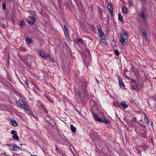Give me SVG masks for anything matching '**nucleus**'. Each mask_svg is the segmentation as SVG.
Wrapping results in <instances>:
<instances>
[{"label": "nucleus", "instance_id": "a19ab883", "mask_svg": "<svg viewBox=\"0 0 156 156\" xmlns=\"http://www.w3.org/2000/svg\"><path fill=\"white\" fill-rule=\"evenodd\" d=\"M24 79L25 80V83L26 84L27 86H28V82L27 80V79L25 77H24Z\"/></svg>", "mask_w": 156, "mask_h": 156}, {"label": "nucleus", "instance_id": "13d9d810", "mask_svg": "<svg viewBox=\"0 0 156 156\" xmlns=\"http://www.w3.org/2000/svg\"><path fill=\"white\" fill-rule=\"evenodd\" d=\"M20 81L21 82V83L22 84V82L21 81Z\"/></svg>", "mask_w": 156, "mask_h": 156}, {"label": "nucleus", "instance_id": "bf43d9fd", "mask_svg": "<svg viewBox=\"0 0 156 156\" xmlns=\"http://www.w3.org/2000/svg\"><path fill=\"white\" fill-rule=\"evenodd\" d=\"M58 2L59 3V0H58Z\"/></svg>", "mask_w": 156, "mask_h": 156}, {"label": "nucleus", "instance_id": "393cba45", "mask_svg": "<svg viewBox=\"0 0 156 156\" xmlns=\"http://www.w3.org/2000/svg\"><path fill=\"white\" fill-rule=\"evenodd\" d=\"M25 23L23 20L20 21L19 23V25L21 28H22L25 25Z\"/></svg>", "mask_w": 156, "mask_h": 156}, {"label": "nucleus", "instance_id": "3c124183", "mask_svg": "<svg viewBox=\"0 0 156 156\" xmlns=\"http://www.w3.org/2000/svg\"><path fill=\"white\" fill-rule=\"evenodd\" d=\"M2 27L3 28H5V27L4 24H3L2 25Z\"/></svg>", "mask_w": 156, "mask_h": 156}, {"label": "nucleus", "instance_id": "9d476101", "mask_svg": "<svg viewBox=\"0 0 156 156\" xmlns=\"http://www.w3.org/2000/svg\"><path fill=\"white\" fill-rule=\"evenodd\" d=\"M90 105H92V108H95V109L98 107V104L94 101H92L90 102Z\"/></svg>", "mask_w": 156, "mask_h": 156}, {"label": "nucleus", "instance_id": "2eb2a0df", "mask_svg": "<svg viewBox=\"0 0 156 156\" xmlns=\"http://www.w3.org/2000/svg\"><path fill=\"white\" fill-rule=\"evenodd\" d=\"M142 31L143 32V35L144 37H145V40H147V34L146 30H145L144 28L143 27Z\"/></svg>", "mask_w": 156, "mask_h": 156}, {"label": "nucleus", "instance_id": "6e6552de", "mask_svg": "<svg viewBox=\"0 0 156 156\" xmlns=\"http://www.w3.org/2000/svg\"><path fill=\"white\" fill-rule=\"evenodd\" d=\"M118 77L119 86L120 88H122L125 87V85L123 82L122 78L119 76Z\"/></svg>", "mask_w": 156, "mask_h": 156}, {"label": "nucleus", "instance_id": "b1692460", "mask_svg": "<svg viewBox=\"0 0 156 156\" xmlns=\"http://www.w3.org/2000/svg\"><path fill=\"white\" fill-rule=\"evenodd\" d=\"M71 129L73 133H75L76 131V128L73 126V125H70Z\"/></svg>", "mask_w": 156, "mask_h": 156}, {"label": "nucleus", "instance_id": "cd10ccee", "mask_svg": "<svg viewBox=\"0 0 156 156\" xmlns=\"http://www.w3.org/2000/svg\"><path fill=\"white\" fill-rule=\"evenodd\" d=\"M44 96L49 101L51 102L52 103L53 102V101L52 99L50 98L47 95H46V94H44Z\"/></svg>", "mask_w": 156, "mask_h": 156}, {"label": "nucleus", "instance_id": "4d7b16f0", "mask_svg": "<svg viewBox=\"0 0 156 156\" xmlns=\"http://www.w3.org/2000/svg\"><path fill=\"white\" fill-rule=\"evenodd\" d=\"M102 13L101 14V16H102Z\"/></svg>", "mask_w": 156, "mask_h": 156}, {"label": "nucleus", "instance_id": "423d86ee", "mask_svg": "<svg viewBox=\"0 0 156 156\" xmlns=\"http://www.w3.org/2000/svg\"><path fill=\"white\" fill-rule=\"evenodd\" d=\"M131 85L134 87V89L136 91H138L140 90L139 87L137 83H136L135 80L132 79L131 82Z\"/></svg>", "mask_w": 156, "mask_h": 156}, {"label": "nucleus", "instance_id": "603ef678", "mask_svg": "<svg viewBox=\"0 0 156 156\" xmlns=\"http://www.w3.org/2000/svg\"><path fill=\"white\" fill-rule=\"evenodd\" d=\"M109 19V16H108V19H107L108 20Z\"/></svg>", "mask_w": 156, "mask_h": 156}, {"label": "nucleus", "instance_id": "39448f33", "mask_svg": "<svg viewBox=\"0 0 156 156\" xmlns=\"http://www.w3.org/2000/svg\"><path fill=\"white\" fill-rule=\"evenodd\" d=\"M40 55L43 58H44L45 59L48 57H49V61L50 62H52L53 58H51L50 55L47 53H44L42 51H41L40 52Z\"/></svg>", "mask_w": 156, "mask_h": 156}, {"label": "nucleus", "instance_id": "8fccbe9b", "mask_svg": "<svg viewBox=\"0 0 156 156\" xmlns=\"http://www.w3.org/2000/svg\"><path fill=\"white\" fill-rule=\"evenodd\" d=\"M140 154L141 152V151L140 150H138V151H137Z\"/></svg>", "mask_w": 156, "mask_h": 156}, {"label": "nucleus", "instance_id": "9b49d317", "mask_svg": "<svg viewBox=\"0 0 156 156\" xmlns=\"http://www.w3.org/2000/svg\"><path fill=\"white\" fill-rule=\"evenodd\" d=\"M10 122L11 124L14 126H17V124L18 123L15 120L14 118H11L10 120Z\"/></svg>", "mask_w": 156, "mask_h": 156}, {"label": "nucleus", "instance_id": "bb28decb", "mask_svg": "<svg viewBox=\"0 0 156 156\" xmlns=\"http://www.w3.org/2000/svg\"><path fill=\"white\" fill-rule=\"evenodd\" d=\"M12 138H13L15 140H18L19 139V137L17 135V134H15L14 135H13L12 136Z\"/></svg>", "mask_w": 156, "mask_h": 156}, {"label": "nucleus", "instance_id": "473e14b6", "mask_svg": "<svg viewBox=\"0 0 156 156\" xmlns=\"http://www.w3.org/2000/svg\"><path fill=\"white\" fill-rule=\"evenodd\" d=\"M77 41L80 44H82L83 43V41L82 39L78 38L77 39Z\"/></svg>", "mask_w": 156, "mask_h": 156}, {"label": "nucleus", "instance_id": "aec40b11", "mask_svg": "<svg viewBox=\"0 0 156 156\" xmlns=\"http://www.w3.org/2000/svg\"><path fill=\"white\" fill-rule=\"evenodd\" d=\"M118 19L122 23H124V22L123 21V18L122 16L121 15L120 12L118 13Z\"/></svg>", "mask_w": 156, "mask_h": 156}, {"label": "nucleus", "instance_id": "7c9ffc66", "mask_svg": "<svg viewBox=\"0 0 156 156\" xmlns=\"http://www.w3.org/2000/svg\"><path fill=\"white\" fill-rule=\"evenodd\" d=\"M100 37L101 39V40H105V36L104 34H103V35H101L100 36Z\"/></svg>", "mask_w": 156, "mask_h": 156}, {"label": "nucleus", "instance_id": "c03bdc74", "mask_svg": "<svg viewBox=\"0 0 156 156\" xmlns=\"http://www.w3.org/2000/svg\"><path fill=\"white\" fill-rule=\"evenodd\" d=\"M52 126H54L55 123L53 122H51V123L49 122Z\"/></svg>", "mask_w": 156, "mask_h": 156}, {"label": "nucleus", "instance_id": "0eeeda50", "mask_svg": "<svg viewBox=\"0 0 156 156\" xmlns=\"http://www.w3.org/2000/svg\"><path fill=\"white\" fill-rule=\"evenodd\" d=\"M36 20L35 18H33V17H32L30 16L27 19L28 23L31 25L33 24L35 22Z\"/></svg>", "mask_w": 156, "mask_h": 156}, {"label": "nucleus", "instance_id": "4c0bfd02", "mask_svg": "<svg viewBox=\"0 0 156 156\" xmlns=\"http://www.w3.org/2000/svg\"><path fill=\"white\" fill-rule=\"evenodd\" d=\"M23 109L25 110L26 111H27V110H28L29 108H28L27 106L25 104V105L24 106H23Z\"/></svg>", "mask_w": 156, "mask_h": 156}, {"label": "nucleus", "instance_id": "052dcab7", "mask_svg": "<svg viewBox=\"0 0 156 156\" xmlns=\"http://www.w3.org/2000/svg\"><path fill=\"white\" fill-rule=\"evenodd\" d=\"M104 20H105L106 18H104Z\"/></svg>", "mask_w": 156, "mask_h": 156}, {"label": "nucleus", "instance_id": "f704fd0d", "mask_svg": "<svg viewBox=\"0 0 156 156\" xmlns=\"http://www.w3.org/2000/svg\"><path fill=\"white\" fill-rule=\"evenodd\" d=\"M7 145L8 146H9V149L10 150H11L12 151V149H11V148H12V147H13V146H14V144H7Z\"/></svg>", "mask_w": 156, "mask_h": 156}, {"label": "nucleus", "instance_id": "6ab92c4d", "mask_svg": "<svg viewBox=\"0 0 156 156\" xmlns=\"http://www.w3.org/2000/svg\"><path fill=\"white\" fill-rule=\"evenodd\" d=\"M14 145L13 147H12V148H11L12 149V151H18V149H21V148L17 145L15 144H14Z\"/></svg>", "mask_w": 156, "mask_h": 156}, {"label": "nucleus", "instance_id": "c756f323", "mask_svg": "<svg viewBox=\"0 0 156 156\" xmlns=\"http://www.w3.org/2000/svg\"><path fill=\"white\" fill-rule=\"evenodd\" d=\"M6 4V2L5 1L3 2L2 3V7L3 9L4 10L5 9Z\"/></svg>", "mask_w": 156, "mask_h": 156}, {"label": "nucleus", "instance_id": "1a4fd4ad", "mask_svg": "<svg viewBox=\"0 0 156 156\" xmlns=\"http://www.w3.org/2000/svg\"><path fill=\"white\" fill-rule=\"evenodd\" d=\"M97 27L98 30V33L99 36H100L102 35H103V34H104L102 31L101 26L100 25H98L97 26Z\"/></svg>", "mask_w": 156, "mask_h": 156}, {"label": "nucleus", "instance_id": "412c9836", "mask_svg": "<svg viewBox=\"0 0 156 156\" xmlns=\"http://www.w3.org/2000/svg\"><path fill=\"white\" fill-rule=\"evenodd\" d=\"M29 13L31 15V17L36 18V14L32 10H30L29 11Z\"/></svg>", "mask_w": 156, "mask_h": 156}, {"label": "nucleus", "instance_id": "ea45409f", "mask_svg": "<svg viewBox=\"0 0 156 156\" xmlns=\"http://www.w3.org/2000/svg\"><path fill=\"white\" fill-rule=\"evenodd\" d=\"M77 93H78V94L79 95V98L81 99V91H80V90H78L77 91Z\"/></svg>", "mask_w": 156, "mask_h": 156}, {"label": "nucleus", "instance_id": "49530a36", "mask_svg": "<svg viewBox=\"0 0 156 156\" xmlns=\"http://www.w3.org/2000/svg\"><path fill=\"white\" fill-rule=\"evenodd\" d=\"M151 142L152 144H153V141L152 139V138H151Z\"/></svg>", "mask_w": 156, "mask_h": 156}, {"label": "nucleus", "instance_id": "5701e85b", "mask_svg": "<svg viewBox=\"0 0 156 156\" xmlns=\"http://www.w3.org/2000/svg\"><path fill=\"white\" fill-rule=\"evenodd\" d=\"M18 103L22 107H23V105H25V104L24 101L22 99H19L18 101Z\"/></svg>", "mask_w": 156, "mask_h": 156}, {"label": "nucleus", "instance_id": "58836bf2", "mask_svg": "<svg viewBox=\"0 0 156 156\" xmlns=\"http://www.w3.org/2000/svg\"><path fill=\"white\" fill-rule=\"evenodd\" d=\"M11 133L12 134L14 135L15 134H17V133L16 131L15 130H12L11 131Z\"/></svg>", "mask_w": 156, "mask_h": 156}, {"label": "nucleus", "instance_id": "a211bd4d", "mask_svg": "<svg viewBox=\"0 0 156 156\" xmlns=\"http://www.w3.org/2000/svg\"><path fill=\"white\" fill-rule=\"evenodd\" d=\"M36 105L38 106V107H40L41 108H42L43 110L44 111L45 109V107L44 106L43 104L41 102H39L38 103H37Z\"/></svg>", "mask_w": 156, "mask_h": 156}, {"label": "nucleus", "instance_id": "6e6d98bb", "mask_svg": "<svg viewBox=\"0 0 156 156\" xmlns=\"http://www.w3.org/2000/svg\"><path fill=\"white\" fill-rule=\"evenodd\" d=\"M97 82L98 83H99V82H98V80H97Z\"/></svg>", "mask_w": 156, "mask_h": 156}, {"label": "nucleus", "instance_id": "f3484780", "mask_svg": "<svg viewBox=\"0 0 156 156\" xmlns=\"http://www.w3.org/2000/svg\"><path fill=\"white\" fill-rule=\"evenodd\" d=\"M140 16L142 18V21H145L146 20V17L144 12L142 11L141 12Z\"/></svg>", "mask_w": 156, "mask_h": 156}, {"label": "nucleus", "instance_id": "4468645a", "mask_svg": "<svg viewBox=\"0 0 156 156\" xmlns=\"http://www.w3.org/2000/svg\"><path fill=\"white\" fill-rule=\"evenodd\" d=\"M120 104L122 106L124 110L128 106V105L126 104V102L125 101H122Z\"/></svg>", "mask_w": 156, "mask_h": 156}, {"label": "nucleus", "instance_id": "f257e3e1", "mask_svg": "<svg viewBox=\"0 0 156 156\" xmlns=\"http://www.w3.org/2000/svg\"><path fill=\"white\" fill-rule=\"evenodd\" d=\"M91 55L89 50H87L82 56L84 62L87 65L89 64L91 62Z\"/></svg>", "mask_w": 156, "mask_h": 156}, {"label": "nucleus", "instance_id": "dca6fc26", "mask_svg": "<svg viewBox=\"0 0 156 156\" xmlns=\"http://www.w3.org/2000/svg\"><path fill=\"white\" fill-rule=\"evenodd\" d=\"M64 29V33L65 34V35H69V33L68 32V29L66 25H64L63 27Z\"/></svg>", "mask_w": 156, "mask_h": 156}, {"label": "nucleus", "instance_id": "2f4dec72", "mask_svg": "<svg viewBox=\"0 0 156 156\" xmlns=\"http://www.w3.org/2000/svg\"><path fill=\"white\" fill-rule=\"evenodd\" d=\"M68 35H66V38L67 41H69V42H71V40L70 39V37Z\"/></svg>", "mask_w": 156, "mask_h": 156}, {"label": "nucleus", "instance_id": "7ed1b4c3", "mask_svg": "<svg viewBox=\"0 0 156 156\" xmlns=\"http://www.w3.org/2000/svg\"><path fill=\"white\" fill-rule=\"evenodd\" d=\"M135 131L137 134L144 138H146L147 132L144 130V128L140 126L136 128Z\"/></svg>", "mask_w": 156, "mask_h": 156}, {"label": "nucleus", "instance_id": "09e8293b", "mask_svg": "<svg viewBox=\"0 0 156 156\" xmlns=\"http://www.w3.org/2000/svg\"><path fill=\"white\" fill-rule=\"evenodd\" d=\"M56 147V150L58 151L59 152V151H58V150H59V149L57 147Z\"/></svg>", "mask_w": 156, "mask_h": 156}, {"label": "nucleus", "instance_id": "ddd939ff", "mask_svg": "<svg viewBox=\"0 0 156 156\" xmlns=\"http://www.w3.org/2000/svg\"><path fill=\"white\" fill-rule=\"evenodd\" d=\"M107 8L109 11H111V10H113V5L111 2H109L108 3Z\"/></svg>", "mask_w": 156, "mask_h": 156}, {"label": "nucleus", "instance_id": "72a5a7b5", "mask_svg": "<svg viewBox=\"0 0 156 156\" xmlns=\"http://www.w3.org/2000/svg\"><path fill=\"white\" fill-rule=\"evenodd\" d=\"M129 3L130 6H132L133 5V2L132 0H129Z\"/></svg>", "mask_w": 156, "mask_h": 156}, {"label": "nucleus", "instance_id": "680f3d73", "mask_svg": "<svg viewBox=\"0 0 156 156\" xmlns=\"http://www.w3.org/2000/svg\"><path fill=\"white\" fill-rule=\"evenodd\" d=\"M23 144H21V145H23Z\"/></svg>", "mask_w": 156, "mask_h": 156}, {"label": "nucleus", "instance_id": "f8f14e48", "mask_svg": "<svg viewBox=\"0 0 156 156\" xmlns=\"http://www.w3.org/2000/svg\"><path fill=\"white\" fill-rule=\"evenodd\" d=\"M122 9L123 13L126 14H128V10L125 5H123L122 6Z\"/></svg>", "mask_w": 156, "mask_h": 156}, {"label": "nucleus", "instance_id": "79ce46f5", "mask_svg": "<svg viewBox=\"0 0 156 156\" xmlns=\"http://www.w3.org/2000/svg\"><path fill=\"white\" fill-rule=\"evenodd\" d=\"M21 61L22 62H24V63H25V62H26V58H21Z\"/></svg>", "mask_w": 156, "mask_h": 156}, {"label": "nucleus", "instance_id": "f03ea898", "mask_svg": "<svg viewBox=\"0 0 156 156\" xmlns=\"http://www.w3.org/2000/svg\"><path fill=\"white\" fill-rule=\"evenodd\" d=\"M93 115L94 119L97 122L105 123H108L109 122V120L106 119L105 115H103L102 118L101 117H99L98 114L95 113H94L93 114Z\"/></svg>", "mask_w": 156, "mask_h": 156}, {"label": "nucleus", "instance_id": "a878e982", "mask_svg": "<svg viewBox=\"0 0 156 156\" xmlns=\"http://www.w3.org/2000/svg\"><path fill=\"white\" fill-rule=\"evenodd\" d=\"M144 121L147 124H149V120L148 119L147 117V116L146 115H145V116H144Z\"/></svg>", "mask_w": 156, "mask_h": 156}, {"label": "nucleus", "instance_id": "de8ad7c7", "mask_svg": "<svg viewBox=\"0 0 156 156\" xmlns=\"http://www.w3.org/2000/svg\"><path fill=\"white\" fill-rule=\"evenodd\" d=\"M144 150L145 151V149H146V148H147V146H144Z\"/></svg>", "mask_w": 156, "mask_h": 156}, {"label": "nucleus", "instance_id": "5fc2aeb1", "mask_svg": "<svg viewBox=\"0 0 156 156\" xmlns=\"http://www.w3.org/2000/svg\"><path fill=\"white\" fill-rule=\"evenodd\" d=\"M85 85V88H84V89H85V88H86V87H87V86H86V85Z\"/></svg>", "mask_w": 156, "mask_h": 156}, {"label": "nucleus", "instance_id": "a18cd8bd", "mask_svg": "<svg viewBox=\"0 0 156 156\" xmlns=\"http://www.w3.org/2000/svg\"><path fill=\"white\" fill-rule=\"evenodd\" d=\"M109 12H110L111 15L112 16L113 15V10H111V11H109Z\"/></svg>", "mask_w": 156, "mask_h": 156}, {"label": "nucleus", "instance_id": "c85d7f7f", "mask_svg": "<svg viewBox=\"0 0 156 156\" xmlns=\"http://www.w3.org/2000/svg\"><path fill=\"white\" fill-rule=\"evenodd\" d=\"M26 41L28 42V43H32V40L30 38L28 37L26 39Z\"/></svg>", "mask_w": 156, "mask_h": 156}, {"label": "nucleus", "instance_id": "37998d69", "mask_svg": "<svg viewBox=\"0 0 156 156\" xmlns=\"http://www.w3.org/2000/svg\"><path fill=\"white\" fill-rule=\"evenodd\" d=\"M20 49L22 51H25V48L21 47H20Z\"/></svg>", "mask_w": 156, "mask_h": 156}, {"label": "nucleus", "instance_id": "e433bc0d", "mask_svg": "<svg viewBox=\"0 0 156 156\" xmlns=\"http://www.w3.org/2000/svg\"><path fill=\"white\" fill-rule=\"evenodd\" d=\"M115 53L116 56H118L119 55V51L116 49L115 50Z\"/></svg>", "mask_w": 156, "mask_h": 156}, {"label": "nucleus", "instance_id": "20e7f679", "mask_svg": "<svg viewBox=\"0 0 156 156\" xmlns=\"http://www.w3.org/2000/svg\"><path fill=\"white\" fill-rule=\"evenodd\" d=\"M128 37V33L125 31L123 34L121 35L119 39V41L122 45H125V40L127 39Z\"/></svg>", "mask_w": 156, "mask_h": 156}, {"label": "nucleus", "instance_id": "864d4df0", "mask_svg": "<svg viewBox=\"0 0 156 156\" xmlns=\"http://www.w3.org/2000/svg\"><path fill=\"white\" fill-rule=\"evenodd\" d=\"M144 116H145V115H146V114H145V113L144 112Z\"/></svg>", "mask_w": 156, "mask_h": 156}, {"label": "nucleus", "instance_id": "c9c22d12", "mask_svg": "<svg viewBox=\"0 0 156 156\" xmlns=\"http://www.w3.org/2000/svg\"><path fill=\"white\" fill-rule=\"evenodd\" d=\"M45 120L47 122H50V120H51L50 118L48 116H46L45 118Z\"/></svg>", "mask_w": 156, "mask_h": 156}, {"label": "nucleus", "instance_id": "4be33fe9", "mask_svg": "<svg viewBox=\"0 0 156 156\" xmlns=\"http://www.w3.org/2000/svg\"><path fill=\"white\" fill-rule=\"evenodd\" d=\"M27 113L28 114H29L31 115L34 118L35 117V116L33 114V112L31 111V110L30 109H29L28 110L26 111Z\"/></svg>", "mask_w": 156, "mask_h": 156}]
</instances>
